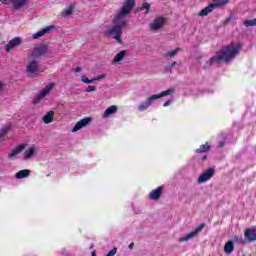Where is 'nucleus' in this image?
I'll list each match as a JSON object with an SVG mask.
<instances>
[{
	"mask_svg": "<svg viewBox=\"0 0 256 256\" xmlns=\"http://www.w3.org/2000/svg\"><path fill=\"white\" fill-rule=\"evenodd\" d=\"M115 113H117V106L113 105V106H110L108 107L102 117H104V119H107V117H111V115H115Z\"/></svg>",
	"mask_w": 256,
	"mask_h": 256,
	"instance_id": "6ab92c4d",
	"label": "nucleus"
},
{
	"mask_svg": "<svg viewBox=\"0 0 256 256\" xmlns=\"http://www.w3.org/2000/svg\"><path fill=\"white\" fill-rule=\"evenodd\" d=\"M45 55H47V46L39 45L29 51L28 58L39 61V59H41V57H45Z\"/></svg>",
	"mask_w": 256,
	"mask_h": 256,
	"instance_id": "423d86ee",
	"label": "nucleus"
},
{
	"mask_svg": "<svg viewBox=\"0 0 256 256\" xmlns=\"http://www.w3.org/2000/svg\"><path fill=\"white\" fill-rule=\"evenodd\" d=\"M55 29V25L46 26L45 28L39 30L38 32L32 35V39H41V37L47 35V33H51Z\"/></svg>",
	"mask_w": 256,
	"mask_h": 256,
	"instance_id": "ddd939ff",
	"label": "nucleus"
},
{
	"mask_svg": "<svg viewBox=\"0 0 256 256\" xmlns=\"http://www.w3.org/2000/svg\"><path fill=\"white\" fill-rule=\"evenodd\" d=\"M166 20L164 17H161V27H163V25L165 24Z\"/></svg>",
	"mask_w": 256,
	"mask_h": 256,
	"instance_id": "79ce46f5",
	"label": "nucleus"
},
{
	"mask_svg": "<svg viewBox=\"0 0 256 256\" xmlns=\"http://www.w3.org/2000/svg\"><path fill=\"white\" fill-rule=\"evenodd\" d=\"M175 65H177V62H172L171 64H168L164 69L165 73H172V69L173 67H175Z\"/></svg>",
	"mask_w": 256,
	"mask_h": 256,
	"instance_id": "2f4dec72",
	"label": "nucleus"
},
{
	"mask_svg": "<svg viewBox=\"0 0 256 256\" xmlns=\"http://www.w3.org/2000/svg\"><path fill=\"white\" fill-rule=\"evenodd\" d=\"M91 256H96L95 251H93V252L91 253Z\"/></svg>",
	"mask_w": 256,
	"mask_h": 256,
	"instance_id": "de8ad7c7",
	"label": "nucleus"
},
{
	"mask_svg": "<svg viewBox=\"0 0 256 256\" xmlns=\"http://www.w3.org/2000/svg\"><path fill=\"white\" fill-rule=\"evenodd\" d=\"M173 93H175V89L171 88V89L161 92V97H167V95H173Z\"/></svg>",
	"mask_w": 256,
	"mask_h": 256,
	"instance_id": "72a5a7b5",
	"label": "nucleus"
},
{
	"mask_svg": "<svg viewBox=\"0 0 256 256\" xmlns=\"http://www.w3.org/2000/svg\"><path fill=\"white\" fill-rule=\"evenodd\" d=\"M128 247H129V249H133V247H135V243H133V242L130 243Z\"/></svg>",
	"mask_w": 256,
	"mask_h": 256,
	"instance_id": "c03bdc74",
	"label": "nucleus"
},
{
	"mask_svg": "<svg viewBox=\"0 0 256 256\" xmlns=\"http://www.w3.org/2000/svg\"><path fill=\"white\" fill-rule=\"evenodd\" d=\"M229 3V0H213L214 7H223V5H227Z\"/></svg>",
	"mask_w": 256,
	"mask_h": 256,
	"instance_id": "c85d7f7f",
	"label": "nucleus"
},
{
	"mask_svg": "<svg viewBox=\"0 0 256 256\" xmlns=\"http://www.w3.org/2000/svg\"><path fill=\"white\" fill-rule=\"evenodd\" d=\"M224 251L226 255H231L233 251H235V244L233 243V241L226 242V244L224 245Z\"/></svg>",
	"mask_w": 256,
	"mask_h": 256,
	"instance_id": "aec40b11",
	"label": "nucleus"
},
{
	"mask_svg": "<svg viewBox=\"0 0 256 256\" xmlns=\"http://www.w3.org/2000/svg\"><path fill=\"white\" fill-rule=\"evenodd\" d=\"M27 147V144H22L16 146L14 149L10 150L7 153V159L9 161H15L16 159H19L21 157V153H23V150Z\"/></svg>",
	"mask_w": 256,
	"mask_h": 256,
	"instance_id": "1a4fd4ad",
	"label": "nucleus"
},
{
	"mask_svg": "<svg viewBox=\"0 0 256 256\" xmlns=\"http://www.w3.org/2000/svg\"><path fill=\"white\" fill-rule=\"evenodd\" d=\"M125 55H127V51H125V50L120 51L113 58L112 64L115 65V63H121V61H123V59H125Z\"/></svg>",
	"mask_w": 256,
	"mask_h": 256,
	"instance_id": "a211bd4d",
	"label": "nucleus"
},
{
	"mask_svg": "<svg viewBox=\"0 0 256 256\" xmlns=\"http://www.w3.org/2000/svg\"><path fill=\"white\" fill-rule=\"evenodd\" d=\"M104 35L106 37H111L112 39H115L117 43H121V38L123 37V27L117 24L109 26L104 30Z\"/></svg>",
	"mask_w": 256,
	"mask_h": 256,
	"instance_id": "7ed1b4c3",
	"label": "nucleus"
},
{
	"mask_svg": "<svg viewBox=\"0 0 256 256\" xmlns=\"http://www.w3.org/2000/svg\"><path fill=\"white\" fill-rule=\"evenodd\" d=\"M9 131H11V125L10 124L2 127L1 130H0V140L5 139V135H7V133H9Z\"/></svg>",
	"mask_w": 256,
	"mask_h": 256,
	"instance_id": "a878e982",
	"label": "nucleus"
},
{
	"mask_svg": "<svg viewBox=\"0 0 256 256\" xmlns=\"http://www.w3.org/2000/svg\"><path fill=\"white\" fill-rule=\"evenodd\" d=\"M21 42H22V40H21L20 37H15V38H13V39L10 40V41L8 42V44L6 45V51H7L8 53H11V51H12L13 49H15V47H19V45H21Z\"/></svg>",
	"mask_w": 256,
	"mask_h": 256,
	"instance_id": "4468645a",
	"label": "nucleus"
},
{
	"mask_svg": "<svg viewBox=\"0 0 256 256\" xmlns=\"http://www.w3.org/2000/svg\"><path fill=\"white\" fill-rule=\"evenodd\" d=\"M244 27H255L256 26V18L252 20H246L243 22Z\"/></svg>",
	"mask_w": 256,
	"mask_h": 256,
	"instance_id": "c756f323",
	"label": "nucleus"
},
{
	"mask_svg": "<svg viewBox=\"0 0 256 256\" xmlns=\"http://www.w3.org/2000/svg\"><path fill=\"white\" fill-rule=\"evenodd\" d=\"M29 175H31V170L29 169H24V170H20L15 174L16 179H25L27 178Z\"/></svg>",
	"mask_w": 256,
	"mask_h": 256,
	"instance_id": "412c9836",
	"label": "nucleus"
},
{
	"mask_svg": "<svg viewBox=\"0 0 256 256\" xmlns=\"http://www.w3.org/2000/svg\"><path fill=\"white\" fill-rule=\"evenodd\" d=\"M159 197H161V186L152 190L149 194V199H151V201H158Z\"/></svg>",
	"mask_w": 256,
	"mask_h": 256,
	"instance_id": "f3484780",
	"label": "nucleus"
},
{
	"mask_svg": "<svg viewBox=\"0 0 256 256\" xmlns=\"http://www.w3.org/2000/svg\"><path fill=\"white\" fill-rule=\"evenodd\" d=\"M29 3V0H13L14 9H20V7H25Z\"/></svg>",
	"mask_w": 256,
	"mask_h": 256,
	"instance_id": "393cba45",
	"label": "nucleus"
},
{
	"mask_svg": "<svg viewBox=\"0 0 256 256\" xmlns=\"http://www.w3.org/2000/svg\"><path fill=\"white\" fill-rule=\"evenodd\" d=\"M53 89H55L54 82L48 83L44 88L40 89L39 93L33 99L34 105L41 103V101H43L45 97L51 94V91H53Z\"/></svg>",
	"mask_w": 256,
	"mask_h": 256,
	"instance_id": "39448f33",
	"label": "nucleus"
},
{
	"mask_svg": "<svg viewBox=\"0 0 256 256\" xmlns=\"http://www.w3.org/2000/svg\"><path fill=\"white\" fill-rule=\"evenodd\" d=\"M203 229H205V223H201L195 230L179 238V243H184L185 241L195 239V237H197V235H199Z\"/></svg>",
	"mask_w": 256,
	"mask_h": 256,
	"instance_id": "9d476101",
	"label": "nucleus"
},
{
	"mask_svg": "<svg viewBox=\"0 0 256 256\" xmlns=\"http://www.w3.org/2000/svg\"><path fill=\"white\" fill-rule=\"evenodd\" d=\"M133 7H135V0L124 1L122 7L114 17V25H118L122 28L127 27V15H129L131 11H133Z\"/></svg>",
	"mask_w": 256,
	"mask_h": 256,
	"instance_id": "f03ea898",
	"label": "nucleus"
},
{
	"mask_svg": "<svg viewBox=\"0 0 256 256\" xmlns=\"http://www.w3.org/2000/svg\"><path fill=\"white\" fill-rule=\"evenodd\" d=\"M207 151H211V146L206 143L199 147V149H196V153H207Z\"/></svg>",
	"mask_w": 256,
	"mask_h": 256,
	"instance_id": "bb28decb",
	"label": "nucleus"
},
{
	"mask_svg": "<svg viewBox=\"0 0 256 256\" xmlns=\"http://www.w3.org/2000/svg\"><path fill=\"white\" fill-rule=\"evenodd\" d=\"M179 51H181V48H176L175 50H172L171 52H168L166 54H164V58L165 59H173V57H175V55H177V53H179Z\"/></svg>",
	"mask_w": 256,
	"mask_h": 256,
	"instance_id": "cd10ccee",
	"label": "nucleus"
},
{
	"mask_svg": "<svg viewBox=\"0 0 256 256\" xmlns=\"http://www.w3.org/2000/svg\"><path fill=\"white\" fill-rule=\"evenodd\" d=\"M26 73L29 75V77H33V75H39V73H42L41 64L39 63V60L28 57Z\"/></svg>",
	"mask_w": 256,
	"mask_h": 256,
	"instance_id": "20e7f679",
	"label": "nucleus"
},
{
	"mask_svg": "<svg viewBox=\"0 0 256 256\" xmlns=\"http://www.w3.org/2000/svg\"><path fill=\"white\" fill-rule=\"evenodd\" d=\"M81 71H83V68H81V67H76L74 69V73H81Z\"/></svg>",
	"mask_w": 256,
	"mask_h": 256,
	"instance_id": "ea45409f",
	"label": "nucleus"
},
{
	"mask_svg": "<svg viewBox=\"0 0 256 256\" xmlns=\"http://www.w3.org/2000/svg\"><path fill=\"white\" fill-rule=\"evenodd\" d=\"M175 102V99L173 98H170L169 100H167L164 104H163V107H169V105L171 103H174Z\"/></svg>",
	"mask_w": 256,
	"mask_h": 256,
	"instance_id": "e433bc0d",
	"label": "nucleus"
},
{
	"mask_svg": "<svg viewBox=\"0 0 256 256\" xmlns=\"http://www.w3.org/2000/svg\"><path fill=\"white\" fill-rule=\"evenodd\" d=\"M117 254V248H113L108 252L106 256H115Z\"/></svg>",
	"mask_w": 256,
	"mask_h": 256,
	"instance_id": "58836bf2",
	"label": "nucleus"
},
{
	"mask_svg": "<svg viewBox=\"0 0 256 256\" xmlns=\"http://www.w3.org/2000/svg\"><path fill=\"white\" fill-rule=\"evenodd\" d=\"M38 153H39V148H37V146L32 145L28 148L26 146L21 155V159H22V161H33V159H35V156Z\"/></svg>",
	"mask_w": 256,
	"mask_h": 256,
	"instance_id": "0eeeda50",
	"label": "nucleus"
},
{
	"mask_svg": "<svg viewBox=\"0 0 256 256\" xmlns=\"http://www.w3.org/2000/svg\"><path fill=\"white\" fill-rule=\"evenodd\" d=\"M244 237L249 241V243L256 241V229H246L244 232Z\"/></svg>",
	"mask_w": 256,
	"mask_h": 256,
	"instance_id": "2eb2a0df",
	"label": "nucleus"
},
{
	"mask_svg": "<svg viewBox=\"0 0 256 256\" xmlns=\"http://www.w3.org/2000/svg\"><path fill=\"white\" fill-rule=\"evenodd\" d=\"M234 241L235 243H240V245H245V243H247L243 236H234Z\"/></svg>",
	"mask_w": 256,
	"mask_h": 256,
	"instance_id": "7c9ffc66",
	"label": "nucleus"
},
{
	"mask_svg": "<svg viewBox=\"0 0 256 256\" xmlns=\"http://www.w3.org/2000/svg\"><path fill=\"white\" fill-rule=\"evenodd\" d=\"M97 88L95 86H88L86 88V93H93Z\"/></svg>",
	"mask_w": 256,
	"mask_h": 256,
	"instance_id": "4c0bfd02",
	"label": "nucleus"
},
{
	"mask_svg": "<svg viewBox=\"0 0 256 256\" xmlns=\"http://www.w3.org/2000/svg\"><path fill=\"white\" fill-rule=\"evenodd\" d=\"M159 99H161V93L154 94V95L148 97L145 101L140 103V105L138 106V111H140V112L147 111L149 109V107H151V105H153V103H155V101H159Z\"/></svg>",
	"mask_w": 256,
	"mask_h": 256,
	"instance_id": "6e6552de",
	"label": "nucleus"
},
{
	"mask_svg": "<svg viewBox=\"0 0 256 256\" xmlns=\"http://www.w3.org/2000/svg\"><path fill=\"white\" fill-rule=\"evenodd\" d=\"M233 19V16H229L226 20H225V24L229 23V21H231Z\"/></svg>",
	"mask_w": 256,
	"mask_h": 256,
	"instance_id": "a19ab883",
	"label": "nucleus"
},
{
	"mask_svg": "<svg viewBox=\"0 0 256 256\" xmlns=\"http://www.w3.org/2000/svg\"><path fill=\"white\" fill-rule=\"evenodd\" d=\"M213 9H215V5L210 4L199 12V16L205 17V16H207L208 13H211L213 11Z\"/></svg>",
	"mask_w": 256,
	"mask_h": 256,
	"instance_id": "4be33fe9",
	"label": "nucleus"
},
{
	"mask_svg": "<svg viewBox=\"0 0 256 256\" xmlns=\"http://www.w3.org/2000/svg\"><path fill=\"white\" fill-rule=\"evenodd\" d=\"M213 175H215V168H208L204 173H202L199 177H198V183H207V181H209V179H211V177H213Z\"/></svg>",
	"mask_w": 256,
	"mask_h": 256,
	"instance_id": "9b49d317",
	"label": "nucleus"
},
{
	"mask_svg": "<svg viewBox=\"0 0 256 256\" xmlns=\"http://www.w3.org/2000/svg\"><path fill=\"white\" fill-rule=\"evenodd\" d=\"M4 5H8L9 0H1Z\"/></svg>",
	"mask_w": 256,
	"mask_h": 256,
	"instance_id": "a18cd8bd",
	"label": "nucleus"
},
{
	"mask_svg": "<svg viewBox=\"0 0 256 256\" xmlns=\"http://www.w3.org/2000/svg\"><path fill=\"white\" fill-rule=\"evenodd\" d=\"M140 9L141 11H145V13H149V9H151V4H149L148 2H144Z\"/></svg>",
	"mask_w": 256,
	"mask_h": 256,
	"instance_id": "473e14b6",
	"label": "nucleus"
},
{
	"mask_svg": "<svg viewBox=\"0 0 256 256\" xmlns=\"http://www.w3.org/2000/svg\"><path fill=\"white\" fill-rule=\"evenodd\" d=\"M101 79H105V74H102V75L92 78V81H93V83H95V81H101Z\"/></svg>",
	"mask_w": 256,
	"mask_h": 256,
	"instance_id": "c9c22d12",
	"label": "nucleus"
},
{
	"mask_svg": "<svg viewBox=\"0 0 256 256\" xmlns=\"http://www.w3.org/2000/svg\"><path fill=\"white\" fill-rule=\"evenodd\" d=\"M203 159H204V160L207 159V156H204Z\"/></svg>",
	"mask_w": 256,
	"mask_h": 256,
	"instance_id": "09e8293b",
	"label": "nucleus"
},
{
	"mask_svg": "<svg viewBox=\"0 0 256 256\" xmlns=\"http://www.w3.org/2000/svg\"><path fill=\"white\" fill-rule=\"evenodd\" d=\"M225 146V142H219V147L222 148Z\"/></svg>",
	"mask_w": 256,
	"mask_h": 256,
	"instance_id": "49530a36",
	"label": "nucleus"
},
{
	"mask_svg": "<svg viewBox=\"0 0 256 256\" xmlns=\"http://www.w3.org/2000/svg\"><path fill=\"white\" fill-rule=\"evenodd\" d=\"M150 29L151 31H159L161 29V18H157L150 24Z\"/></svg>",
	"mask_w": 256,
	"mask_h": 256,
	"instance_id": "5701e85b",
	"label": "nucleus"
},
{
	"mask_svg": "<svg viewBox=\"0 0 256 256\" xmlns=\"http://www.w3.org/2000/svg\"><path fill=\"white\" fill-rule=\"evenodd\" d=\"M3 87H4V84H3V82L0 81V93H1V91H3Z\"/></svg>",
	"mask_w": 256,
	"mask_h": 256,
	"instance_id": "37998d69",
	"label": "nucleus"
},
{
	"mask_svg": "<svg viewBox=\"0 0 256 256\" xmlns=\"http://www.w3.org/2000/svg\"><path fill=\"white\" fill-rule=\"evenodd\" d=\"M241 47V44H237L236 46L234 44L223 46L220 51L216 53L215 56L211 57L206 62V67H211L213 63H221V61H224V63H228V61H231V59H235V56L239 55Z\"/></svg>",
	"mask_w": 256,
	"mask_h": 256,
	"instance_id": "f257e3e1",
	"label": "nucleus"
},
{
	"mask_svg": "<svg viewBox=\"0 0 256 256\" xmlns=\"http://www.w3.org/2000/svg\"><path fill=\"white\" fill-rule=\"evenodd\" d=\"M81 81H82V83H86V85H89V84L93 83V78L89 79V78H87V76L83 75L81 77Z\"/></svg>",
	"mask_w": 256,
	"mask_h": 256,
	"instance_id": "f704fd0d",
	"label": "nucleus"
},
{
	"mask_svg": "<svg viewBox=\"0 0 256 256\" xmlns=\"http://www.w3.org/2000/svg\"><path fill=\"white\" fill-rule=\"evenodd\" d=\"M91 121V117H86L78 121L76 125L72 128V133H77V131H80V129H83V127H87V125H89Z\"/></svg>",
	"mask_w": 256,
	"mask_h": 256,
	"instance_id": "f8f14e48",
	"label": "nucleus"
},
{
	"mask_svg": "<svg viewBox=\"0 0 256 256\" xmlns=\"http://www.w3.org/2000/svg\"><path fill=\"white\" fill-rule=\"evenodd\" d=\"M75 10V5L71 4L69 7L64 9L61 13L62 17H69L70 15H73V11Z\"/></svg>",
	"mask_w": 256,
	"mask_h": 256,
	"instance_id": "b1692460",
	"label": "nucleus"
},
{
	"mask_svg": "<svg viewBox=\"0 0 256 256\" xmlns=\"http://www.w3.org/2000/svg\"><path fill=\"white\" fill-rule=\"evenodd\" d=\"M53 117H55V111L50 110L42 117V121L45 123V125H49V123H53Z\"/></svg>",
	"mask_w": 256,
	"mask_h": 256,
	"instance_id": "dca6fc26",
	"label": "nucleus"
}]
</instances>
